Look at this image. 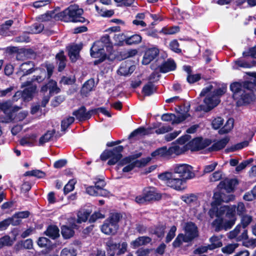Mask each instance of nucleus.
I'll list each match as a JSON object with an SVG mask.
<instances>
[{
    "mask_svg": "<svg viewBox=\"0 0 256 256\" xmlns=\"http://www.w3.org/2000/svg\"><path fill=\"white\" fill-rule=\"evenodd\" d=\"M44 234L49 238L56 240L60 237V230L56 225H49L44 232Z\"/></svg>",
    "mask_w": 256,
    "mask_h": 256,
    "instance_id": "30",
    "label": "nucleus"
},
{
    "mask_svg": "<svg viewBox=\"0 0 256 256\" xmlns=\"http://www.w3.org/2000/svg\"><path fill=\"white\" fill-rule=\"evenodd\" d=\"M19 109L18 106H13L10 100L0 102V110L4 112L8 120H14V113L18 112Z\"/></svg>",
    "mask_w": 256,
    "mask_h": 256,
    "instance_id": "12",
    "label": "nucleus"
},
{
    "mask_svg": "<svg viewBox=\"0 0 256 256\" xmlns=\"http://www.w3.org/2000/svg\"><path fill=\"white\" fill-rule=\"evenodd\" d=\"M142 155V153L139 152L132 155L128 156H126L119 162L118 166H123L128 163L134 161V160L138 158H140Z\"/></svg>",
    "mask_w": 256,
    "mask_h": 256,
    "instance_id": "39",
    "label": "nucleus"
},
{
    "mask_svg": "<svg viewBox=\"0 0 256 256\" xmlns=\"http://www.w3.org/2000/svg\"><path fill=\"white\" fill-rule=\"evenodd\" d=\"M56 60L58 64V70L62 72L66 66V58L63 50H60L56 56Z\"/></svg>",
    "mask_w": 256,
    "mask_h": 256,
    "instance_id": "29",
    "label": "nucleus"
},
{
    "mask_svg": "<svg viewBox=\"0 0 256 256\" xmlns=\"http://www.w3.org/2000/svg\"><path fill=\"white\" fill-rule=\"evenodd\" d=\"M49 90L50 94H58L60 92V88L58 86L57 82L52 79L48 80V82L44 84L40 88V92L44 94Z\"/></svg>",
    "mask_w": 256,
    "mask_h": 256,
    "instance_id": "20",
    "label": "nucleus"
},
{
    "mask_svg": "<svg viewBox=\"0 0 256 256\" xmlns=\"http://www.w3.org/2000/svg\"><path fill=\"white\" fill-rule=\"evenodd\" d=\"M158 68L161 73H166L174 70L176 68V64L174 60L172 58H168L164 60Z\"/></svg>",
    "mask_w": 256,
    "mask_h": 256,
    "instance_id": "21",
    "label": "nucleus"
},
{
    "mask_svg": "<svg viewBox=\"0 0 256 256\" xmlns=\"http://www.w3.org/2000/svg\"><path fill=\"white\" fill-rule=\"evenodd\" d=\"M138 51L136 49H130L127 51L120 52V56L123 59L132 58L137 54Z\"/></svg>",
    "mask_w": 256,
    "mask_h": 256,
    "instance_id": "61",
    "label": "nucleus"
},
{
    "mask_svg": "<svg viewBox=\"0 0 256 256\" xmlns=\"http://www.w3.org/2000/svg\"><path fill=\"white\" fill-rule=\"evenodd\" d=\"M14 243L10 236L6 234L0 238V250L5 246H11Z\"/></svg>",
    "mask_w": 256,
    "mask_h": 256,
    "instance_id": "47",
    "label": "nucleus"
},
{
    "mask_svg": "<svg viewBox=\"0 0 256 256\" xmlns=\"http://www.w3.org/2000/svg\"><path fill=\"white\" fill-rule=\"evenodd\" d=\"M160 50L156 47L146 48L142 60V64L144 65L148 64L158 56Z\"/></svg>",
    "mask_w": 256,
    "mask_h": 256,
    "instance_id": "19",
    "label": "nucleus"
},
{
    "mask_svg": "<svg viewBox=\"0 0 256 256\" xmlns=\"http://www.w3.org/2000/svg\"><path fill=\"white\" fill-rule=\"evenodd\" d=\"M36 136L32 134L28 137L22 138L20 141V144L22 146H34V142L36 141Z\"/></svg>",
    "mask_w": 256,
    "mask_h": 256,
    "instance_id": "43",
    "label": "nucleus"
},
{
    "mask_svg": "<svg viewBox=\"0 0 256 256\" xmlns=\"http://www.w3.org/2000/svg\"><path fill=\"white\" fill-rule=\"evenodd\" d=\"M166 229L165 224H159L154 226V228H150L148 232L150 234L156 235L158 238H162L164 236Z\"/></svg>",
    "mask_w": 256,
    "mask_h": 256,
    "instance_id": "28",
    "label": "nucleus"
},
{
    "mask_svg": "<svg viewBox=\"0 0 256 256\" xmlns=\"http://www.w3.org/2000/svg\"><path fill=\"white\" fill-rule=\"evenodd\" d=\"M36 86H30L22 92V97L24 99L32 98L36 90Z\"/></svg>",
    "mask_w": 256,
    "mask_h": 256,
    "instance_id": "46",
    "label": "nucleus"
},
{
    "mask_svg": "<svg viewBox=\"0 0 256 256\" xmlns=\"http://www.w3.org/2000/svg\"><path fill=\"white\" fill-rule=\"evenodd\" d=\"M212 140L208 138L204 140L201 137H197L190 141L186 144L180 148L182 154L190 150L192 152H196L203 150L212 144Z\"/></svg>",
    "mask_w": 256,
    "mask_h": 256,
    "instance_id": "9",
    "label": "nucleus"
},
{
    "mask_svg": "<svg viewBox=\"0 0 256 256\" xmlns=\"http://www.w3.org/2000/svg\"><path fill=\"white\" fill-rule=\"evenodd\" d=\"M230 90L233 98L236 100L238 106L250 104L256 99L254 92L256 90V80L253 82H234L230 84Z\"/></svg>",
    "mask_w": 256,
    "mask_h": 256,
    "instance_id": "2",
    "label": "nucleus"
},
{
    "mask_svg": "<svg viewBox=\"0 0 256 256\" xmlns=\"http://www.w3.org/2000/svg\"><path fill=\"white\" fill-rule=\"evenodd\" d=\"M99 42H94L90 49V54L92 58H96L104 55L106 56L104 48L98 44Z\"/></svg>",
    "mask_w": 256,
    "mask_h": 256,
    "instance_id": "25",
    "label": "nucleus"
},
{
    "mask_svg": "<svg viewBox=\"0 0 256 256\" xmlns=\"http://www.w3.org/2000/svg\"><path fill=\"white\" fill-rule=\"evenodd\" d=\"M104 214H102L100 211L94 212L91 216H90L88 222L90 223H94L98 219H102L104 218Z\"/></svg>",
    "mask_w": 256,
    "mask_h": 256,
    "instance_id": "62",
    "label": "nucleus"
},
{
    "mask_svg": "<svg viewBox=\"0 0 256 256\" xmlns=\"http://www.w3.org/2000/svg\"><path fill=\"white\" fill-rule=\"evenodd\" d=\"M38 69V67H36L35 64L32 61H27L22 63L19 66L17 74L20 76V78L22 77L32 74Z\"/></svg>",
    "mask_w": 256,
    "mask_h": 256,
    "instance_id": "13",
    "label": "nucleus"
},
{
    "mask_svg": "<svg viewBox=\"0 0 256 256\" xmlns=\"http://www.w3.org/2000/svg\"><path fill=\"white\" fill-rule=\"evenodd\" d=\"M218 190V191L214 192L212 196L213 201L211 202V208L208 211L209 216L210 215L214 216V212H217L219 208L218 206H220L222 202H228L233 201L235 198L234 195L232 194L227 195L222 192V190Z\"/></svg>",
    "mask_w": 256,
    "mask_h": 256,
    "instance_id": "6",
    "label": "nucleus"
},
{
    "mask_svg": "<svg viewBox=\"0 0 256 256\" xmlns=\"http://www.w3.org/2000/svg\"><path fill=\"white\" fill-rule=\"evenodd\" d=\"M229 141L230 138L226 136L214 143L208 150L210 152L219 151L224 148Z\"/></svg>",
    "mask_w": 256,
    "mask_h": 256,
    "instance_id": "26",
    "label": "nucleus"
},
{
    "mask_svg": "<svg viewBox=\"0 0 256 256\" xmlns=\"http://www.w3.org/2000/svg\"><path fill=\"white\" fill-rule=\"evenodd\" d=\"M176 227L175 226H172L169 232H168L166 238V244L169 243L176 236Z\"/></svg>",
    "mask_w": 256,
    "mask_h": 256,
    "instance_id": "63",
    "label": "nucleus"
},
{
    "mask_svg": "<svg viewBox=\"0 0 256 256\" xmlns=\"http://www.w3.org/2000/svg\"><path fill=\"white\" fill-rule=\"evenodd\" d=\"M96 42H99L100 46L103 48H106L108 50V49H112V46L110 42V36L106 34L101 37L100 39L96 41Z\"/></svg>",
    "mask_w": 256,
    "mask_h": 256,
    "instance_id": "41",
    "label": "nucleus"
},
{
    "mask_svg": "<svg viewBox=\"0 0 256 256\" xmlns=\"http://www.w3.org/2000/svg\"><path fill=\"white\" fill-rule=\"evenodd\" d=\"M106 246L108 256H114L116 250L120 248V242H115L112 238H110L106 242Z\"/></svg>",
    "mask_w": 256,
    "mask_h": 256,
    "instance_id": "27",
    "label": "nucleus"
},
{
    "mask_svg": "<svg viewBox=\"0 0 256 256\" xmlns=\"http://www.w3.org/2000/svg\"><path fill=\"white\" fill-rule=\"evenodd\" d=\"M56 133V130L53 129L51 130H48L44 134H43L39 140V146H42L45 143L48 142L51 140Z\"/></svg>",
    "mask_w": 256,
    "mask_h": 256,
    "instance_id": "40",
    "label": "nucleus"
},
{
    "mask_svg": "<svg viewBox=\"0 0 256 256\" xmlns=\"http://www.w3.org/2000/svg\"><path fill=\"white\" fill-rule=\"evenodd\" d=\"M184 230L186 235L185 240L186 241L192 242L195 238L198 236V232L196 224L192 222L186 224Z\"/></svg>",
    "mask_w": 256,
    "mask_h": 256,
    "instance_id": "18",
    "label": "nucleus"
},
{
    "mask_svg": "<svg viewBox=\"0 0 256 256\" xmlns=\"http://www.w3.org/2000/svg\"><path fill=\"white\" fill-rule=\"evenodd\" d=\"M198 199V196L194 194H186L181 197V200L182 201L190 206L196 204Z\"/></svg>",
    "mask_w": 256,
    "mask_h": 256,
    "instance_id": "42",
    "label": "nucleus"
},
{
    "mask_svg": "<svg viewBox=\"0 0 256 256\" xmlns=\"http://www.w3.org/2000/svg\"><path fill=\"white\" fill-rule=\"evenodd\" d=\"M72 114L80 122H84L90 118V114L86 111V108L84 106L74 110Z\"/></svg>",
    "mask_w": 256,
    "mask_h": 256,
    "instance_id": "22",
    "label": "nucleus"
},
{
    "mask_svg": "<svg viewBox=\"0 0 256 256\" xmlns=\"http://www.w3.org/2000/svg\"><path fill=\"white\" fill-rule=\"evenodd\" d=\"M37 244L40 248H44L48 251L52 248L53 244L48 238L45 237H40L37 240Z\"/></svg>",
    "mask_w": 256,
    "mask_h": 256,
    "instance_id": "37",
    "label": "nucleus"
},
{
    "mask_svg": "<svg viewBox=\"0 0 256 256\" xmlns=\"http://www.w3.org/2000/svg\"><path fill=\"white\" fill-rule=\"evenodd\" d=\"M33 248V241L31 238L18 241L14 246V250L18 252L23 250H32Z\"/></svg>",
    "mask_w": 256,
    "mask_h": 256,
    "instance_id": "23",
    "label": "nucleus"
},
{
    "mask_svg": "<svg viewBox=\"0 0 256 256\" xmlns=\"http://www.w3.org/2000/svg\"><path fill=\"white\" fill-rule=\"evenodd\" d=\"M83 13V9L80 8L78 5L72 4L63 11L56 14L54 18L66 22L84 23L86 22H88L82 16Z\"/></svg>",
    "mask_w": 256,
    "mask_h": 256,
    "instance_id": "3",
    "label": "nucleus"
},
{
    "mask_svg": "<svg viewBox=\"0 0 256 256\" xmlns=\"http://www.w3.org/2000/svg\"><path fill=\"white\" fill-rule=\"evenodd\" d=\"M74 118L73 116H68L66 119H64L61 122V130L65 131L69 126L74 122Z\"/></svg>",
    "mask_w": 256,
    "mask_h": 256,
    "instance_id": "54",
    "label": "nucleus"
},
{
    "mask_svg": "<svg viewBox=\"0 0 256 256\" xmlns=\"http://www.w3.org/2000/svg\"><path fill=\"white\" fill-rule=\"evenodd\" d=\"M216 217V218L212 222V226L216 232H219L222 230H227L232 228V222L224 221V218L222 216Z\"/></svg>",
    "mask_w": 256,
    "mask_h": 256,
    "instance_id": "16",
    "label": "nucleus"
},
{
    "mask_svg": "<svg viewBox=\"0 0 256 256\" xmlns=\"http://www.w3.org/2000/svg\"><path fill=\"white\" fill-rule=\"evenodd\" d=\"M14 24V21L12 20H6L4 24L0 26V34L3 35L6 33V32L9 30L10 28Z\"/></svg>",
    "mask_w": 256,
    "mask_h": 256,
    "instance_id": "58",
    "label": "nucleus"
},
{
    "mask_svg": "<svg viewBox=\"0 0 256 256\" xmlns=\"http://www.w3.org/2000/svg\"><path fill=\"white\" fill-rule=\"evenodd\" d=\"M179 31L180 27L178 26H173L170 28L164 27L160 32H162L164 34H173Z\"/></svg>",
    "mask_w": 256,
    "mask_h": 256,
    "instance_id": "55",
    "label": "nucleus"
},
{
    "mask_svg": "<svg viewBox=\"0 0 256 256\" xmlns=\"http://www.w3.org/2000/svg\"><path fill=\"white\" fill-rule=\"evenodd\" d=\"M211 244H208L206 247L208 250H213L215 248L222 246V243L220 241L216 236H212L210 238Z\"/></svg>",
    "mask_w": 256,
    "mask_h": 256,
    "instance_id": "50",
    "label": "nucleus"
},
{
    "mask_svg": "<svg viewBox=\"0 0 256 256\" xmlns=\"http://www.w3.org/2000/svg\"><path fill=\"white\" fill-rule=\"evenodd\" d=\"M211 244H208L206 247L208 250H213L215 248L222 246V243L220 241L216 236H212L210 238Z\"/></svg>",
    "mask_w": 256,
    "mask_h": 256,
    "instance_id": "51",
    "label": "nucleus"
},
{
    "mask_svg": "<svg viewBox=\"0 0 256 256\" xmlns=\"http://www.w3.org/2000/svg\"><path fill=\"white\" fill-rule=\"evenodd\" d=\"M174 154L177 155L182 154L179 146L174 145L169 147L168 148L166 146L159 148L151 153V156L152 158L158 156L169 158Z\"/></svg>",
    "mask_w": 256,
    "mask_h": 256,
    "instance_id": "10",
    "label": "nucleus"
},
{
    "mask_svg": "<svg viewBox=\"0 0 256 256\" xmlns=\"http://www.w3.org/2000/svg\"><path fill=\"white\" fill-rule=\"evenodd\" d=\"M235 64L240 68H250L254 65L253 62H249L243 60L242 58L235 61Z\"/></svg>",
    "mask_w": 256,
    "mask_h": 256,
    "instance_id": "57",
    "label": "nucleus"
},
{
    "mask_svg": "<svg viewBox=\"0 0 256 256\" xmlns=\"http://www.w3.org/2000/svg\"><path fill=\"white\" fill-rule=\"evenodd\" d=\"M239 246L238 243L230 244L222 248V252L227 254H230L234 253L236 248Z\"/></svg>",
    "mask_w": 256,
    "mask_h": 256,
    "instance_id": "49",
    "label": "nucleus"
},
{
    "mask_svg": "<svg viewBox=\"0 0 256 256\" xmlns=\"http://www.w3.org/2000/svg\"><path fill=\"white\" fill-rule=\"evenodd\" d=\"M185 240H186V236L183 234H179L172 244L173 248H179L182 244V242H190L189 241H186Z\"/></svg>",
    "mask_w": 256,
    "mask_h": 256,
    "instance_id": "52",
    "label": "nucleus"
},
{
    "mask_svg": "<svg viewBox=\"0 0 256 256\" xmlns=\"http://www.w3.org/2000/svg\"><path fill=\"white\" fill-rule=\"evenodd\" d=\"M157 88L152 82H148L142 88V93L144 96H150L156 92Z\"/></svg>",
    "mask_w": 256,
    "mask_h": 256,
    "instance_id": "32",
    "label": "nucleus"
},
{
    "mask_svg": "<svg viewBox=\"0 0 256 256\" xmlns=\"http://www.w3.org/2000/svg\"><path fill=\"white\" fill-rule=\"evenodd\" d=\"M249 142L248 140H244L242 142L238 143L234 146L228 148L226 149V152H234L238 150H241L248 146Z\"/></svg>",
    "mask_w": 256,
    "mask_h": 256,
    "instance_id": "45",
    "label": "nucleus"
},
{
    "mask_svg": "<svg viewBox=\"0 0 256 256\" xmlns=\"http://www.w3.org/2000/svg\"><path fill=\"white\" fill-rule=\"evenodd\" d=\"M127 36L124 34H114V39L116 42V44L118 46H122L126 44V40Z\"/></svg>",
    "mask_w": 256,
    "mask_h": 256,
    "instance_id": "53",
    "label": "nucleus"
},
{
    "mask_svg": "<svg viewBox=\"0 0 256 256\" xmlns=\"http://www.w3.org/2000/svg\"><path fill=\"white\" fill-rule=\"evenodd\" d=\"M122 218V214L118 212H110L100 226L102 232L106 235H114L119 228V222Z\"/></svg>",
    "mask_w": 256,
    "mask_h": 256,
    "instance_id": "4",
    "label": "nucleus"
},
{
    "mask_svg": "<svg viewBox=\"0 0 256 256\" xmlns=\"http://www.w3.org/2000/svg\"><path fill=\"white\" fill-rule=\"evenodd\" d=\"M152 160L150 156L136 160L134 162L126 164L122 170L123 172H128L132 171L134 168H142L145 166Z\"/></svg>",
    "mask_w": 256,
    "mask_h": 256,
    "instance_id": "17",
    "label": "nucleus"
},
{
    "mask_svg": "<svg viewBox=\"0 0 256 256\" xmlns=\"http://www.w3.org/2000/svg\"><path fill=\"white\" fill-rule=\"evenodd\" d=\"M242 56L244 58L251 57L256 58V46L249 48L247 50L243 52Z\"/></svg>",
    "mask_w": 256,
    "mask_h": 256,
    "instance_id": "60",
    "label": "nucleus"
},
{
    "mask_svg": "<svg viewBox=\"0 0 256 256\" xmlns=\"http://www.w3.org/2000/svg\"><path fill=\"white\" fill-rule=\"evenodd\" d=\"M204 104H200L196 106L195 108L196 112H208L219 104L220 100L210 94L204 98Z\"/></svg>",
    "mask_w": 256,
    "mask_h": 256,
    "instance_id": "11",
    "label": "nucleus"
},
{
    "mask_svg": "<svg viewBox=\"0 0 256 256\" xmlns=\"http://www.w3.org/2000/svg\"><path fill=\"white\" fill-rule=\"evenodd\" d=\"M234 120L229 118L223 127L218 130L220 134H224L228 133L234 128Z\"/></svg>",
    "mask_w": 256,
    "mask_h": 256,
    "instance_id": "38",
    "label": "nucleus"
},
{
    "mask_svg": "<svg viewBox=\"0 0 256 256\" xmlns=\"http://www.w3.org/2000/svg\"><path fill=\"white\" fill-rule=\"evenodd\" d=\"M77 225L75 223H72L70 226L62 225L61 227V234L64 239H68L72 237L74 234V228H76Z\"/></svg>",
    "mask_w": 256,
    "mask_h": 256,
    "instance_id": "24",
    "label": "nucleus"
},
{
    "mask_svg": "<svg viewBox=\"0 0 256 256\" xmlns=\"http://www.w3.org/2000/svg\"><path fill=\"white\" fill-rule=\"evenodd\" d=\"M22 222L21 220H14L12 217H9L0 222V231L6 230L12 224L14 226H18Z\"/></svg>",
    "mask_w": 256,
    "mask_h": 256,
    "instance_id": "31",
    "label": "nucleus"
},
{
    "mask_svg": "<svg viewBox=\"0 0 256 256\" xmlns=\"http://www.w3.org/2000/svg\"><path fill=\"white\" fill-rule=\"evenodd\" d=\"M24 176H35L38 178H42L45 177L46 176V173L39 170H28L24 174Z\"/></svg>",
    "mask_w": 256,
    "mask_h": 256,
    "instance_id": "48",
    "label": "nucleus"
},
{
    "mask_svg": "<svg viewBox=\"0 0 256 256\" xmlns=\"http://www.w3.org/2000/svg\"><path fill=\"white\" fill-rule=\"evenodd\" d=\"M124 149V147L122 146H118L108 150L110 159L108 162V164L112 166L116 164H118L119 162L122 159V152ZM118 166H119L118 165Z\"/></svg>",
    "mask_w": 256,
    "mask_h": 256,
    "instance_id": "14",
    "label": "nucleus"
},
{
    "mask_svg": "<svg viewBox=\"0 0 256 256\" xmlns=\"http://www.w3.org/2000/svg\"><path fill=\"white\" fill-rule=\"evenodd\" d=\"M238 184V179L226 178L220 181L217 186V188L220 190H225L227 193L229 194L234 190L236 186Z\"/></svg>",
    "mask_w": 256,
    "mask_h": 256,
    "instance_id": "15",
    "label": "nucleus"
},
{
    "mask_svg": "<svg viewBox=\"0 0 256 256\" xmlns=\"http://www.w3.org/2000/svg\"><path fill=\"white\" fill-rule=\"evenodd\" d=\"M80 50L81 47L78 44H74L70 46L68 56L72 62H76L78 59V56H79V52Z\"/></svg>",
    "mask_w": 256,
    "mask_h": 256,
    "instance_id": "35",
    "label": "nucleus"
},
{
    "mask_svg": "<svg viewBox=\"0 0 256 256\" xmlns=\"http://www.w3.org/2000/svg\"><path fill=\"white\" fill-rule=\"evenodd\" d=\"M94 86V78H90L86 80L83 84L81 90V94L86 96L92 90Z\"/></svg>",
    "mask_w": 256,
    "mask_h": 256,
    "instance_id": "33",
    "label": "nucleus"
},
{
    "mask_svg": "<svg viewBox=\"0 0 256 256\" xmlns=\"http://www.w3.org/2000/svg\"><path fill=\"white\" fill-rule=\"evenodd\" d=\"M142 37L139 34H134L130 36H127L126 44L128 46L138 44L142 42Z\"/></svg>",
    "mask_w": 256,
    "mask_h": 256,
    "instance_id": "44",
    "label": "nucleus"
},
{
    "mask_svg": "<svg viewBox=\"0 0 256 256\" xmlns=\"http://www.w3.org/2000/svg\"><path fill=\"white\" fill-rule=\"evenodd\" d=\"M92 212L91 210L84 208L79 210L77 214V223L81 224L82 222H86L88 220V218L90 217Z\"/></svg>",
    "mask_w": 256,
    "mask_h": 256,
    "instance_id": "34",
    "label": "nucleus"
},
{
    "mask_svg": "<svg viewBox=\"0 0 256 256\" xmlns=\"http://www.w3.org/2000/svg\"><path fill=\"white\" fill-rule=\"evenodd\" d=\"M151 241L152 238L148 236H139L134 240L132 241L131 243V244L133 246L134 248H136L140 246L149 244Z\"/></svg>",
    "mask_w": 256,
    "mask_h": 256,
    "instance_id": "36",
    "label": "nucleus"
},
{
    "mask_svg": "<svg viewBox=\"0 0 256 256\" xmlns=\"http://www.w3.org/2000/svg\"><path fill=\"white\" fill-rule=\"evenodd\" d=\"M227 86L226 84L222 85V87L216 88L213 90L212 94L216 98H219L220 97L224 95L226 92Z\"/></svg>",
    "mask_w": 256,
    "mask_h": 256,
    "instance_id": "59",
    "label": "nucleus"
},
{
    "mask_svg": "<svg viewBox=\"0 0 256 256\" xmlns=\"http://www.w3.org/2000/svg\"><path fill=\"white\" fill-rule=\"evenodd\" d=\"M44 66L46 70L43 68H38L36 71L38 70V74L34 75L30 80L26 81L23 86H30L33 82H36L40 84L46 80H50L53 74L54 66L50 62H46Z\"/></svg>",
    "mask_w": 256,
    "mask_h": 256,
    "instance_id": "5",
    "label": "nucleus"
},
{
    "mask_svg": "<svg viewBox=\"0 0 256 256\" xmlns=\"http://www.w3.org/2000/svg\"><path fill=\"white\" fill-rule=\"evenodd\" d=\"M162 198V194L157 192L154 187L149 186L144 188L141 195L136 196L135 201L138 204H144L154 201H158Z\"/></svg>",
    "mask_w": 256,
    "mask_h": 256,
    "instance_id": "7",
    "label": "nucleus"
},
{
    "mask_svg": "<svg viewBox=\"0 0 256 256\" xmlns=\"http://www.w3.org/2000/svg\"><path fill=\"white\" fill-rule=\"evenodd\" d=\"M214 216H222L225 220L232 222V227L236 220V206H220L216 212H214V216L210 215V217L213 218Z\"/></svg>",
    "mask_w": 256,
    "mask_h": 256,
    "instance_id": "8",
    "label": "nucleus"
},
{
    "mask_svg": "<svg viewBox=\"0 0 256 256\" xmlns=\"http://www.w3.org/2000/svg\"><path fill=\"white\" fill-rule=\"evenodd\" d=\"M194 176L192 167L186 164H176L173 172H166L158 175V178L166 182L168 186L178 191L184 190L186 180Z\"/></svg>",
    "mask_w": 256,
    "mask_h": 256,
    "instance_id": "1",
    "label": "nucleus"
},
{
    "mask_svg": "<svg viewBox=\"0 0 256 256\" xmlns=\"http://www.w3.org/2000/svg\"><path fill=\"white\" fill-rule=\"evenodd\" d=\"M76 250L74 248H65L60 252V256H76Z\"/></svg>",
    "mask_w": 256,
    "mask_h": 256,
    "instance_id": "64",
    "label": "nucleus"
},
{
    "mask_svg": "<svg viewBox=\"0 0 256 256\" xmlns=\"http://www.w3.org/2000/svg\"><path fill=\"white\" fill-rule=\"evenodd\" d=\"M30 212L28 210L18 212L14 214L12 217L14 220H21V218H26L29 217Z\"/></svg>",
    "mask_w": 256,
    "mask_h": 256,
    "instance_id": "56",
    "label": "nucleus"
}]
</instances>
